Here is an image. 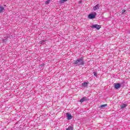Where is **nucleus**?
Wrapping results in <instances>:
<instances>
[{
  "instance_id": "17",
  "label": "nucleus",
  "mask_w": 130,
  "mask_h": 130,
  "mask_svg": "<svg viewBox=\"0 0 130 130\" xmlns=\"http://www.w3.org/2000/svg\"><path fill=\"white\" fill-rule=\"evenodd\" d=\"M93 74L95 77H97V73H96V72H94Z\"/></svg>"
},
{
  "instance_id": "5",
  "label": "nucleus",
  "mask_w": 130,
  "mask_h": 130,
  "mask_svg": "<svg viewBox=\"0 0 130 130\" xmlns=\"http://www.w3.org/2000/svg\"><path fill=\"white\" fill-rule=\"evenodd\" d=\"M87 100H88V99L87 98V97L84 96L82 98L81 100H80L79 102H80L81 103H83L84 101H87Z\"/></svg>"
},
{
  "instance_id": "8",
  "label": "nucleus",
  "mask_w": 130,
  "mask_h": 130,
  "mask_svg": "<svg viewBox=\"0 0 130 130\" xmlns=\"http://www.w3.org/2000/svg\"><path fill=\"white\" fill-rule=\"evenodd\" d=\"M4 11H5V8L2 6H0V14H2V13H4Z\"/></svg>"
},
{
  "instance_id": "12",
  "label": "nucleus",
  "mask_w": 130,
  "mask_h": 130,
  "mask_svg": "<svg viewBox=\"0 0 130 130\" xmlns=\"http://www.w3.org/2000/svg\"><path fill=\"white\" fill-rule=\"evenodd\" d=\"M106 106H107V104H104L101 105L100 107L101 108H104V107H106Z\"/></svg>"
},
{
  "instance_id": "11",
  "label": "nucleus",
  "mask_w": 130,
  "mask_h": 130,
  "mask_svg": "<svg viewBox=\"0 0 130 130\" xmlns=\"http://www.w3.org/2000/svg\"><path fill=\"white\" fill-rule=\"evenodd\" d=\"M3 42H7L8 41V38H4L2 40Z\"/></svg>"
},
{
  "instance_id": "2",
  "label": "nucleus",
  "mask_w": 130,
  "mask_h": 130,
  "mask_svg": "<svg viewBox=\"0 0 130 130\" xmlns=\"http://www.w3.org/2000/svg\"><path fill=\"white\" fill-rule=\"evenodd\" d=\"M96 15H97V14L95 12H94V14H89L88 18V19H95V18H96Z\"/></svg>"
},
{
  "instance_id": "16",
  "label": "nucleus",
  "mask_w": 130,
  "mask_h": 130,
  "mask_svg": "<svg viewBox=\"0 0 130 130\" xmlns=\"http://www.w3.org/2000/svg\"><path fill=\"white\" fill-rule=\"evenodd\" d=\"M125 12H126V11L124 10H122V15L124 14V13H125Z\"/></svg>"
},
{
  "instance_id": "4",
  "label": "nucleus",
  "mask_w": 130,
  "mask_h": 130,
  "mask_svg": "<svg viewBox=\"0 0 130 130\" xmlns=\"http://www.w3.org/2000/svg\"><path fill=\"white\" fill-rule=\"evenodd\" d=\"M66 115L67 119H68V120H70V119H72V118H73V116H72V114H71V113H67L66 114Z\"/></svg>"
},
{
  "instance_id": "1",
  "label": "nucleus",
  "mask_w": 130,
  "mask_h": 130,
  "mask_svg": "<svg viewBox=\"0 0 130 130\" xmlns=\"http://www.w3.org/2000/svg\"><path fill=\"white\" fill-rule=\"evenodd\" d=\"M74 64L77 66H84V57L78 58L76 61H74Z\"/></svg>"
},
{
  "instance_id": "6",
  "label": "nucleus",
  "mask_w": 130,
  "mask_h": 130,
  "mask_svg": "<svg viewBox=\"0 0 130 130\" xmlns=\"http://www.w3.org/2000/svg\"><path fill=\"white\" fill-rule=\"evenodd\" d=\"M114 87L115 89H119V88H120V84L115 83Z\"/></svg>"
},
{
  "instance_id": "3",
  "label": "nucleus",
  "mask_w": 130,
  "mask_h": 130,
  "mask_svg": "<svg viewBox=\"0 0 130 130\" xmlns=\"http://www.w3.org/2000/svg\"><path fill=\"white\" fill-rule=\"evenodd\" d=\"M91 28H94L96 30H99L101 28V26L98 24H93L91 26Z\"/></svg>"
},
{
  "instance_id": "10",
  "label": "nucleus",
  "mask_w": 130,
  "mask_h": 130,
  "mask_svg": "<svg viewBox=\"0 0 130 130\" xmlns=\"http://www.w3.org/2000/svg\"><path fill=\"white\" fill-rule=\"evenodd\" d=\"M126 106H127V104H122L120 105V107L121 109H123L124 108V107H126Z\"/></svg>"
},
{
  "instance_id": "13",
  "label": "nucleus",
  "mask_w": 130,
  "mask_h": 130,
  "mask_svg": "<svg viewBox=\"0 0 130 130\" xmlns=\"http://www.w3.org/2000/svg\"><path fill=\"white\" fill-rule=\"evenodd\" d=\"M73 126H69L68 128L66 129V130H73Z\"/></svg>"
},
{
  "instance_id": "14",
  "label": "nucleus",
  "mask_w": 130,
  "mask_h": 130,
  "mask_svg": "<svg viewBox=\"0 0 130 130\" xmlns=\"http://www.w3.org/2000/svg\"><path fill=\"white\" fill-rule=\"evenodd\" d=\"M50 0L47 1H46V2H45V4H46V5H48V4H50Z\"/></svg>"
},
{
  "instance_id": "15",
  "label": "nucleus",
  "mask_w": 130,
  "mask_h": 130,
  "mask_svg": "<svg viewBox=\"0 0 130 130\" xmlns=\"http://www.w3.org/2000/svg\"><path fill=\"white\" fill-rule=\"evenodd\" d=\"M45 41L44 40L40 42V44H44Z\"/></svg>"
},
{
  "instance_id": "7",
  "label": "nucleus",
  "mask_w": 130,
  "mask_h": 130,
  "mask_svg": "<svg viewBox=\"0 0 130 130\" xmlns=\"http://www.w3.org/2000/svg\"><path fill=\"white\" fill-rule=\"evenodd\" d=\"M100 8V5L99 4H97L95 6L93 7V10L94 11H96L97 10H99Z\"/></svg>"
},
{
  "instance_id": "9",
  "label": "nucleus",
  "mask_w": 130,
  "mask_h": 130,
  "mask_svg": "<svg viewBox=\"0 0 130 130\" xmlns=\"http://www.w3.org/2000/svg\"><path fill=\"white\" fill-rule=\"evenodd\" d=\"M88 83L87 82H84L82 83V87H84V88H86L88 87Z\"/></svg>"
}]
</instances>
